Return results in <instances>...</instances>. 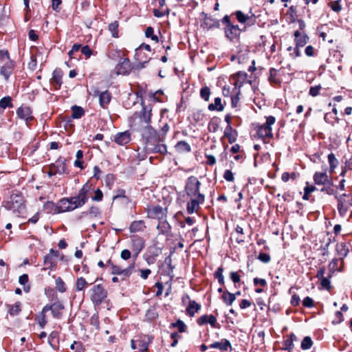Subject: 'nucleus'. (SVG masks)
Listing matches in <instances>:
<instances>
[{"mask_svg": "<svg viewBox=\"0 0 352 352\" xmlns=\"http://www.w3.org/2000/svg\"><path fill=\"white\" fill-rule=\"evenodd\" d=\"M4 206L6 210H11L18 215L23 214L25 211L23 199L19 195H12L9 200L5 203Z\"/></svg>", "mask_w": 352, "mask_h": 352, "instance_id": "f257e3e1", "label": "nucleus"}, {"mask_svg": "<svg viewBox=\"0 0 352 352\" xmlns=\"http://www.w3.org/2000/svg\"><path fill=\"white\" fill-rule=\"evenodd\" d=\"M266 118V122L263 124L257 126V134L263 140L266 138L270 139L273 138L272 126L276 122L275 117L270 116Z\"/></svg>", "mask_w": 352, "mask_h": 352, "instance_id": "f03ea898", "label": "nucleus"}, {"mask_svg": "<svg viewBox=\"0 0 352 352\" xmlns=\"http://www.w3.org/2000/svg\"><path fill=\"white\" fill-rule=\"evenodd\" d=\"M90 292V298L94 305H100L107 296V290L100 284L94 285Z\"/></svg>", "mask_w": 352, "mask_h": 352, "instance_id": "7ed1b4c3", "label": "nucleus"}, {"mask_svg": "<svg viewBox=\"0 0 352 352\" xmlns=\"http://www.w3.org/2000/svg\"><path fill=\"white\" fill-rule=\"evenodd\" d=\"M201 183L195 176L189 177L186 182L185 191L188 197H192L201 194L199 192Z\"/></svg>", "mask_w": 352, "mask_h": 352, "instance_id": "20e7f679", "label": "nucleus"}, {"mask_svg": "<svg viewBox=\"0 0 352 352\" xmlns=\"http://www.w3.org/2000/svg\"><path fill=\"white\" fill-rule=\"evenodd\" d=\"M107 265L111 267V274L115 275H121L124 278L129 277L135 270L134 261L124 269H122L119 265L113 264L110 259L107 261Z\"/></svg>", "mask_w": 352, "mask_h": 352, "instance_id": "39448f33", "label": "nucleus"}, {"mask_svg": "<svg viewBox=\"0 0 352 352\" xmlns=\"http://www.w3.org/2000/svg\"><path fill=\"white\" fill-rule=\"evenodd\" d=\"M137 130L140 131L142 137L146 140L148 146L150 144L158 142L160 140V136L157 131L150 124L137 128Z\"/></svg>", "mask_w": 352, "mask_h": 352, "instance_id": "423d86ee", "label": "nucleus"}, {"mask_svg": "<svg viewBox=\"0 0 352 352\" xmlns=\"http://www.w3.org/2000/svg\"><path fill=\"white\" fill-rule=\"evenodd\" d=\"M144 240L137 235H133L131 237V248L133 252V261L136 260L139 254L144 248Z\"/></svg>", "mask_w": 352, "mask_h": 352, "instance_id": "0eeeda50", "label": "nucleus"}, {"mask_svg": "<svg viewBox=\"0 0 352 352\" xmlns=\"http://www.w3.org/2000/svg\"><path fill=\"white\" fill-rule=\"evenodd\" d=\"M336 199H337L338 201L337 207L339 214L342 217H346V214L348 213L350 206L349 195L344 193L341 195L336 196Z\"/></svg>", "mask_w": 352, "mask_h": 352, "instance_id": "6e6552de", "label": "nucleus"}, {"mask_svg": "<svg viewBox=\"0 0 352 352\" xmlns=\"http://www.w3.org/2000/svg\"><path fill=\"white\" fill-rule=\"evenodd\" d=\"M151 111V107L145 105L142 106V109L138 116V123L135 124V125L138 124L137 128L150 124L152 116Z\"/></svg>", "mask_w": 352, "mask_h": 352, "instance_id": "1a4fd4ad", "label": "nucleus"}, {"mask_svg": "<svg viewBox=\"0 0 352 352\" xmlns=\"http://www.w3.org/2000/svg\"><path fill=\"white\" fill-rule=\"evenodd\" d=\"M190 200L187 203V211L189 214H192L199 209V205L203 204L205 200V196L203 194L190 197Z\"/></svg>", "mask_w": 352, "mask_h": 352, "instance_id": "9d476101", "label": "nucleus"}, {"mask_svg": "<svg viewBox=\"0 0 352 352\" xmlns=\"http://www.w3.org/2000/svg\"><path fill=\"white\" fill-rule=\"evenodd\" d=\"M131 70V62L127 58H120L119 63L115 67V72L117 75H128Z\"/></svg>", "mask_w": 352, "mask_h": 352, "instance_id": "9b49d317", "label": "nucleus"}, {"mask_svg": "<svg viewBox=\"0 0 352 352\" xmlns=\"http://www.w3.org/2000/svg\"><path fill=\"white\" fill-rule=\"evenodd\" d=\"M64 309L63 305L60 302H56L52 305H46L43 307V312L51 311L52 314L55 318H60L62 316V310Z\"/></svg>", "mask_w": 352, "mask_h": 352, "instance_id": "f8f14e48", "label": "nucleus"}, {"mask_svg": "<svg viewBox=\"0 0 352 352\" xmlns=\"http://www.w3.org/2000/svg\"><path fill=\"white\" fill-rule=\"evenodd\" d=\"M224 32L226 37L230 41L238 38L241 34V29L237 25L229 24L225 26Z\"/></svg>", "mask_w": 352, "mask_h": 352, "instance_id": "ddd939ff", "label": "nucleus"}, {"mask_svg": "<svg viewBox=\"0 0 352 352\" xmlns=\"http://www.w3.org/2000/svg\"><path fill=\"white\" fill-rule=\"evenodd\" d=\"M32 113L31 109L27 106H21L16 110L18 118L25 120L27 124L33 120Z\"/></svg>", "mask_w": 352, "mask_h": 352, "instance_id": "4468645a", "label": "nucleus"}, {"mask_svg": "<svg viewBox=\"0 0 352 352\" xmlns=\"http://www.w3.org/2000/svg\"><path fill=\"white\" fill-rule=\"evenodd\" d=\"M58 252L51 249L50 253L44 258V265L48 269H54L56 266L55 258L58 256Z\"/></svg>", "mask_w": 352, "mask_h": 352, "instance_id": "2eb2a0df", "label": "nucleus"}, {"mask_svg": "<svg viewBox=\"0 0 352 352\" xmlns=\"http://www.w3.org/2000/svg\"><path fill=\"white\" fill-rule=\"evenodd\" d=\"M146 50L148 52H151V49L149 45L148 44H142L138 48L135 50V58L137 61L139 62L140 65H141L140 67L143 68L145 67V64L147 63L146 60H144L142 55L143 54V51Z\"/></svg>", "mask_w": 352, "mask_h": 352, "instance_id": "dca6fc26", "label": "nucleus"}, {"mask_svg": "<svg viewBox=\"0 0 352 352\" xmlns=\"http://www.w3.org/2000/svg\"><path fill=\"white\" fill-rule=\"evenodd\" d=\"M14 67V62L12 60H6L1 68L0 74L6 80H8L12 74Z\"/></svg>", "mask_w": 352, "mask_h": 352, "instance_id": "f3484780", "label": "nucleus"}, {"mask_svg": "<svg viewBox=\"0 0 352 352\" xmlns=\"http://www.w3.org/2000/svg\"><path fill=\"white\" fill-rule=\"evenodd\" d=\"M113 141L118 145H126L131 141V133L128 131L118 133L115 135Z\"/></svg>", "mask_w": 352, "mask_h": 352, "instance_id": "a211bd4d", "label": "nucleus"}, {"mask_svg": "<svg viewBox=\"0 0 352 352\" xmlns=\"http://www.w3.org/2000/svg\"><path fill=\"white\" fill-rule=\"evenodd\" d=\"M95 94L98 95L99 103L100 107L103 109L107 108L111 100V93H109L108 91H104L102 92L95 91Z\"/></svg>", "mask_w": 352, "mask_h": 352, "instance_id": "6ab92c4d", "label": "nucleus"}, {"mask_svg": "<svg viewBox=\"0 0 352 352\" xmlns=\"http://www.w3.org/2000/svg\"><path fill=\"white\" fill-rule=\"evenodd\" d=\"M63 72L60 69H56L52 73L51 84L55 89H59L63 84L62 81Z\"/></svg>", "mask_w": 352, "mask_h": 352, "instance_id": "aec40b11", "label": "nucleus"}, {"mask_svg": "<svg viewBox=\"0 0 352 352\" xmlns=\"http://www.w3.org/2000/svg\"><path fill=\"white\" fill-rule=\"evenodd\" d=\"M51 166L55 169V172L58 173V174L62 175L67 173L66 159L64 157H60L54 163L52 164Z\"/></svg>", "mask_w": 352, "mask_h": 352, "instance_id": "412c9836", "label": "nucleus"}, {"mask_svg": "<svg viewBox=\"0 0 352 352\" xmlns=\"http://www.w3.org/2000/svg\"><path fill=\"white\" fill-rule=\"evenodd\" d=\"M314 181L317 185L330 184L331 182L326 172H316L314 175Z\"/></svg>", "mask_w": 352, "mask_h": 352, "instance_id": "4be33fe9", "label": "nucleus"}, {"mask_svg": "<svg viewBox=\"0 0 352 352\" xmlns=\"http://www.w3.org/2000/svg\"><path fill=\"white\" fill-rule=\"evenodd\" d=\"M295 37L294 42L295 45L298 47H304L309 41V37L305 34H302L299 30H296L294 33Z\"/></svg>", "mask_w": 352, "mask_h": 352, "instance_id": "5701e85b", "label": "nucleus"}, {"mask_svg": "<svg viewBox=\"0 0 352 352\" xmlns=\"http://www.w3.org/2000/svg\"><path fill=\"white\" fill-rule=\"evenodd\" d=\"M220 26L219 21L217 19H212L210 16H205L203 22L201 24V27L208 30L216 28H219Z\"/></svg>", "mask_w": 352, "mask_h": 352, "instance_id": "b1692460", "label": "nucleus"}, {"mask_svg": "<svg viewBox=\"0 0 352 352\" xmlns=\"http://www.w3.org/2000/svg\"><path fill=\"white\" fill-rule=\"evenodd\" d=\"M211 349H218L221 351H228L232 348L230 342L227 339H222L220 342H214L209 346Z\"/></svg>", "mask_w": 352, "mask_h": 352, "instance_id": "393cba45", "label": "nucleus"}, {"mask_svg": "<svg viewBox=\"0 0 352 352\" xmlns=\"http://www.w3.org/2000/svg\"><path fill=\"white\" fill-rule=\"evenodd\" d=\"M164 136L162 138H160L158 142L154 144H150L153 146V147L149 148L148 149L151 150L153 153H160L161 154H166L167 153V148L164 144L161 143V142L164 141Z\"/></svg>", "mask_w": 352, "mask_h": 352, "instance_id": "a878e982", "label": "nucleus"}, {"mask_svg": "<svg viewBox=\"0 0 352 352\" xmlns=\"http://www.w3.org/2000/svg\"><path fill=\"white\" fill-rule=\"evenodd\" d=\"M201 307V305L197 303L195 300H189V303L186 309V314L190 317H193L196 313L199 311Z\"/></svg>", "mask_w": 352, "mask_h": 352, "instance_id": "bb28decb", "label": "nucleus"}, {"mask_svg": "<svg viewBox=\"0 0 352 352\" xmlns=\"http://www.w3.org/2000/svg\"><path fill=\"white\" fill-rule=\"evenodd\" d=\"M247 77V73L243 72H239L236 74H235L233 76L235 80L234 83L235 85V88L238 87L239 89H240L245 82Z\"/></svg>", "mask_w": 352, "mask_h": 352, "instance_id": "cd10ccee", "label": "nucleus"}, {"mask_svg": "<svg viewBox=\"0 0 352 352\" xmlns=\"http://www.w3.org/2000/svg\"><path fill=\"white\" fill-rule=\"evenodd\" d=\"M145 228V223L142 220L133 221L129 226V230L132 233L143 232Z\"/></svg>", "mask_w": 352, "mask_h": 352, "instance_id": "c85d7f7f", "label": "nucleus"}, {"mask_svg": "<svg viewBox=\"0 0 352 352\" xmlns=\"http://www.w3.org/2000/svg\"><path fill=\"white\" fill-rule=\"evenodd\" d=\"M91 184L86 183L82 186V188L79 190L78 195L87 202L89 198V193L91 191Z\"/></svg>", "mask_w": 352, "mask_h": 352, "instance_id": "c756f323", "label": "nucleus"}, {"mask_svg": "<svg viewBox=\"0 0 352 352\" xmlns=\"http://www.w3.org/2000/svg\"><path fill=\"white\" fill-rule=\"evenodd\" d=\"M58 212L62 213L68 211H72L69 198H63L58 202Z\"/></svg>", "mask_w": 352, "mask_h": 352, "instance_id": "7c9ffc66", "label": "nucleus"}, {"mask_svg": "<svg viewBox=\"0 0 352 352\" xmlns=\"http://www.w3.org/2000/svg\"><path fill=\"white\" fill-rule=\"evenodd\" d=\"M337 254L339 256V259L341 260L342 264L343 263V258L346 256L349 252V248L344 243H338L336 245Z\"/></svg>", "mask_w": 352, "mask_h": 352, "instance_id": "2f4dec72", "label": "nucleus"}, {"mask_svg": "<svg viewBox=\"0 0 352 352\" xmlns=\"http://www.w3.org/2000/svg\"><path fill=\"white\" fill-rule=\"evenodd\" d=\"M69 200L70 202L71 208H72V210L80 208L86 204V201H84L78 195L76 196L69 197Z\"/></svg>", "mask_w": 352, "mask_h": 352, "instance_id": "473e14b6", "label": "nucleus"}, {"mask_svg": "<svg viewBox=\"0 0 352 352\" xmlns=\"http://www.w3.org/2000/svg\"><path fill=\"white\" fill-rule=\"evenodd\" d=\"M297 340V337L293 333L288 336V338L284 340L283 349L287 351H292L294 347V342Z\"/></svg>", "mask_w": 352, "mask_h": 352, "instance_id": "72a5a7b5", "label": "nucleus"}, {"mask_svg": "<svg viewBox=\"0 0 352 352\" xmlns=\"http://www.w3.org/2000/svg\"><path fill=\"white\" fill-rule=\"evenodd\" d=\"M149 214L151 217L162 219L164 217L162 207L160 206H153L149 210Z\"/></svg>", "mask_w": 352, "mask_h": 352, "instance_id": "f704fd0d", "label": "nucleus"}, {"mask_svg": "<svg viewBox=\"0 0 352 352\" xmlns=\"http://www.w3.org/2000/svg\"><path fill=\"white\" fill-rule=\"evenodd\" d=\"M224 136L228 138L229 142L232 144L236 140V131L233 129L232 126H227L224 131Z\"/></svg>", "mask_w": 352, "mask_h": 352, "instance_id": "c9c22d12", "label": "nucleus"}, {"mask_svg": "<svg viewBox=\"0 0 352 352\" xmlns=\"http://www.w3.org/2000/svg\"><path fill=\"white\" fill-rule=\"evenodd\" d=\"M138 342V349L141 352H146L148 350V344L151 342V338L148 336H144L140 340L137 341Z\"/></svg>", "mask_w": 352, "mask_h": 352, "instance_id": "e433bc0d", "label": "nucleus"}, {"mask_svg": "<svg viewBox=\"0 0 352 352\" xmlns=\"http://www.w3.org/2000/svg\"><path fill=\"white\" fill-rule=\"evenodd\" d=\"M43 210L48 214H58V204L53 201H47L43 205Z\"/></svg>", "mask_w": 352, "mask_h": 352, "instance_id": "4c0bfd02", "label": "nucleus"}, {"mask_svg": "<svg viewBox=\"0 0 352 352\" xmlns=\"http://www.w3.org/2000/svg\"><path fill=\"white\" fill-rule=\"evenodd\" d=\"M175 149L179 153H189L191 151V147L186 141H179L175 145Z\"/></svg>", "mask_w": 352, "mask_h": 352, "instance_id": "58836bf2", "label": "nucleus"}, {"mask_svg": "<svg viewBox=\"0 0 352 352\" xmlns=\"http://www.w3.org/2000/svg\"><path fill=\"white\" fill-rule=\"evenodd\" d=\"M221 298L225 304L228 306H230L236 300V294H232L228 291H225Z\"/></svg>", "mask_w": 352, "mask_h": 352, "instance_id": "ea45409f", "label": "nucleus"}, {"mask_svg": "<svg viewBox=\"0 0 352 352\" xmlns=\"http://www.w3.org/2000/svg\"><path fill=\"white\" fill-rule=\"evenodd\" d=\"M8 312L10 316H16L21 311V303L20 302H16L14 305H8Z\"/></svg>", "mask_w": 352, "mask_h": 352, "instance_id": "a19ab883", "label": "nucleus"}, {"mask_svg": "<svg viewBox=\"0 0 352 352\" xmlns=\"http://www.w3.org/2000/svg\"><path fill=\"white\" fill-rule=\"evenodd\" d=\"M208 109L210 111H222L223 110V105L221 104V99L219 97L214 98V102L211 103L208 105Z\"/></svg>", "mask_w": 352, "mask_h": 352, "instance_id": "79ce46f5", "label": "nucleus"}, {"mask_svg": "<svg viewBox=\"0 0 352 352\" xmlns=\"http://www.w3.org/2000/svg\"><path fill=\"white\" fill-rule=\"evenodd\" d=\"M328 162L329 164V172L333 173L335 168L338 166V160L336 159L335 155L331 153L328 155Z\"/></svg>", "mask_w": 352, "mask_h": 352, "instance_id": "37998d69", "label": "nucleus"}, {"mask_svg": "<svg viewBox=\"0 0 352 352\" xmlns=\"http://www.w3.org/2000/svg\"><path fill=\"white\" fill-rule=\"evenodd\" d=\"M234 15L237 19V21L241 23H246L249 19H250L254 14H251L250 16L248 14H245L242 11L237 10L234 12Z\"/></svg>", "mask_w": 352, "mask_h": 352, "instance_id": "c03bdc74", "label": "nucleus"}, {"mask_svg": "<svg viewBox=\"0 0 352 352\" xmlns=\"http://www.w3.org/2000/svg\"><path fill=\"white\" fill-rule=\"evenodd\" d=\"M160 233L162 234H168L170 230V226L166 221H162L157 226Z\"/></svg>", "mask_w": 352, "mask_h": 352, "instance_id": "a18cd8bd", "label": "nucleus"}, {"mask_svg": "<svg viewBox=\"0 0 352 352\" xmlns=\"http://www.w3.org/2000/svg\"><path fill=\"white\" fill-rule=\"evenodd\" d=\"M72 118L74 119H79L85 114L83 108L80 107L74 106L72 107Z\"/></svg>", "mask_w": 352, "mask_h": 352, "instance_id": "49530a36", "label": "nucleus"}, {"mask_svg": "<svg viewBox=\"0 0 352 352\" xmlns=\"http://www.w3.org/2000/svg\"><path fill=\"white\" fill-rule=\"evenodd\" d=\"M12 98L10 96H5L0 100V107L3 109L6 108H11L13 107L12 102Z\"/></svg>", "mask_w": 352, "mask_h": 352, "instance_id": "de8ad7c7", "label": "nucleus"}, {"mask_svg": "<svg viewBox=\"0 0 352 352\" xmlns=\"http://www.w3.org/2000/svg\"><path fill=\"white\" fill-rule=\"evenodd\" d=\"M88 283L85 278L79 277L77 278L76 282V290L77 292L82 291L87 286Z\"/></svg>", "mask_w": 352, "mask_h": 352, "instance_id": "09e8293b", "label": "nucleus"}, {"mask_svg": "<svg viewBox=\"0 0 352 352\" xmlns=\"http://www.w3.org/2000/svg\"><path fill=\"white\" fill-rule=\"evenodd\" d=\"M340 259L339 258H333L329 264L328 267L329 270V273L333 274L336 271H341L342 270L338 267V262Z\"/></svg>", "mask_w": 352, "mask_h": 352, "instance_id": "8fccbe9b", "label": "nucleus"}, {"mask_svg": "<svg viewBox=\"0 0 352 352\" xmlns=\"http://www.w3.org/2000/svg\"><path fill=\"white\" fill-rule=\"evenodd\" d=\"M313 345V341L309 336H306L303 338L300 344V348L302 350H308L311 348Z\"/></svg>", "mask_w": 352, "mask_h": 352, "instance_id": "3c124183", "label": "nucleus"}, {"mask_svg": "<svg viewBox=\"0 0 352 352\" xmlns=\"http://www.w3.org/2000/svg\"><path fill=\"white\" fill-rule=\"evenodd\" d=\"M47 312H43V309H42V311L41 314L36 317L37 322L41 328H44V327L46 325L47 321L46 320L45 314Z\"/></svg>", "mask_w": 352, "mask_h": 352, "instance_id": "603ef678", "label": "nucleus"}, {"mask_svg": "<svg viewBox=\"0 0 352 352\" xmlns=\"http://www.w3.org/2000/svg\"><path fill=\"white\" fill-rule=\"evenodd\" d=\"M331 276H332V274H331L329 273V274L327 277H324V278L320 279L322 288H324L328 291H329L331 288V281H330V278H331Z\"/></svg>", "mask_w": 352, "mask_h": 352, "instance_id": "864d4df0", "label": "nucleus"}, {"mask_svg": "<svg viewBox=\"0 0 352 352\" xmlns=\"http://www.w3.org/2000/svg\"><path fill=\"white\" fill-rule=\"evenodd\" d=\"M56 289L59 292H61V293L65 292L67 289L65 283L60 277H58L56 279Z\"/></svg>", "mask_w": 352, "mask_h": 352, "instance_id": "5fc2aeb1", "label": "nucleus"}, {"mask_svg": "<svg viewBox=\"0 0 352 352\" xmlns=\"http://www.w3.org/2000/svg\"><path fill=\"white\" fill-rule=\"evenodd\" d=\"M83 214H89L91 217H96L100 215V208L97 206H93L89 208V210Z\"/></svg>", "mask_w": 352, "mask_h": 352, "instance_id": "6e6d98bb", "label": "nucleus"}, {"mask_svg": "<svg viewBox=\"0 0 352 352\" xmlns=\"http://www.w3.org/2000/svg\"><path fill=\"white\" fill-rule=\"evenodd\" d=\"M171 325L173 327L177 328L180 333L185 332L187 329L186 324L181 320H177L175 322L172 323Z\"/></svg>", "mask_w": 352, "mask_h": 352, "instance_id": "4d7b16f0", "label": "nucleus"}, {"mask_svg": "<svg viewBox=\"0 0 352 352\" xmlns=\"http://www.w3.org/2000/svg\"><path fill=\"white\" fill-rule=\"evenodd\" d=\"M277 76V70L274 68H271L270 69V75L268 77V80L271 83L277 84L279 82V80L276 78Z\"/></svg>", "mask_w": 352, "mask_h": 352, "instance_id": "13d9d810", "label": "nucleus"}, {"mask_svg": "<svg viewBox=\"0 0 352 352\" xmlns=\"http://www.w3.org/2000/svg\"><path fill=\"white\" fill-rule=\"evenodd\" d=\"M70 349L75 352H84L85 348L82 342L74 341L70 346Z\"/></svg>", "mask_w": 352, "mask_h": 352, "instance_id": "bf43d9fd", "label": "nucleus"}, {"mask_svg": "<svg viewBox=\"0 0 352 352\" xmlns=\"http://www.w3.org/2000/svg\"><path fill=\"white\" fill-rule=\"evenodd\" d=\"M118 22L115 21L109 25V30L111 32L113 37L118 36Z\"/></svg>", "mask_w": 352, "mask_h": 352, "instance_id": "052dcab7", "label": "nucleus"}, {"mask_svg": "<svg viewBox=\"0 0 352 352\" xmlns=\"http://www.w3.org/2000/svg\"><path fill=\"white\" fill-rule=\"evenodd\" d=\"M210 96V89L208 87H204L200 90V96L205 101H208Z\"/></svg>", "mask_w": 352, "mask_h": 352, "instance_id": "680f3d73", "label": "nucleus"}, {"mask_svg": "<svg viewBox=\"0 0 352 352\" xmlns=\"http://www.w3.org/2000/svg\"><path fill=\"white\" fill-rule=\"evenodd\" d=\"M145 35L148 38H151L153 41L157 42L158 38L154 34V30L152 27H148L145 31Z\"/></svg>", "mask_w": 352, "mask_h": 352, "instance_id": "e2e57ef3", "label": "nucleus"}, {"mask_svg": "<svg viewBox=\"0 0 352 352\" xmlns=\"http://www.w3.org/2000/svg\"><path fill=\"white\" fill-rule=\"evenodd\" d=\"M208 324L212 327L215 329H220L221 326L217 322V318L213 315H208Z\"/></svg>", "mask_w": 352, "mask_h": 352, "instance_id": "0e129e2a", "label": "nucleus"}, {"mask_svg": "<svg viewBox=\"0 0 352 352\" xmlns=\"http://www.w3.org/2000/svg\"><path fill=\"white\" fill-rule=\"evenodd\" d=\"M324 119L326 122L332 124H333L334 120H336L337 122H338V118L336 116H335L332 113H327L324 115Z\"/></svg>", "mask_w": 352, "mask_h": 352, "instance_id": "69168bd1", "label": "nucleus"}, {"mask_svg": "<svg viewBox=\"0 0 352 352\" xmlns=\"http://www.w3.org/2000/svg\"><path fill=\"white\" fill-rule=\"evenodd\" d=\"M230 278L235 285L241 281V276L238 272H231L230 273Z\"/></svg>", "mask_w": 352, "mask_h": 352, "instance_id": "338daca9", "label": "nucleus"}, {"mask_svg": "<svg viewBox=\"0 0 352 352\" xmlns=\"http://www.w3.org/2000/svg\"><path fill=\"white\" fill-rule=\"evenodd\" d=\"M219 128L217 120H212L208 124V129L210 132H216Z\"/></svg>", "mask_w": 352, "mask_h": 352, "instance_id": "774afa93", "label": "nucleus"}]
</instances>
